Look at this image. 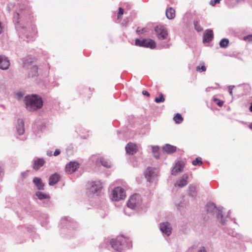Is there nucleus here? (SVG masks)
I'll return each mask as SVG.
<instances>
[{
  "instance_id": "nucleus-11",
  "label": "nucleus",
  "mask_w": 252,
  "mask_h": 252,
  "mask_svg": "<svg viewBox=\"0 0 252 252\" xmlns=\"http://www.w3.org/2000/svg\"><path fill=\"white\" fill-rule=\"evenodd\" d=\"M156 171L155 169L152 167L147 168L145 172V176L147 181L149 182H152L153 179L157 176Z\"/></svg>"
},
{
  "instance_id": "nucleus-10",
  "label": "nucleus",
  "mask_w": 252,
  "mask_h": 252,
  "mask_svg": "<svg viewBox=\"0 0 252 252\" xmlns=\"http://www.w3.org/2000/svg\"><path fill=\"white\" fill-rule=\"evenodd\" d=\"M160 230L162 233L166 236H169L171 233L172 228L168 222H162L160 224Z\"/></svg>"
},
{
  "instance_id": "nucleus-35",
  "label": "nucleus",
  "mask_w": 252,
  "mask_h": 252,
  "mask_svg": "<svg viewBox=\"0 0 252 252\" xmlns=\"http://www.w3.org/2000/svg\"><path fill=\"white\" fill-rule=\"evenodd\" d=\"M206 68L204 65H202L201 67H200L199 66H197L196 67V70L200 72L205 71H206Z\"/></svg>"
},
{
  "instance_id": "nucleus-46",
  "label": "nucleus",
  "mask_w": 252,
  "mask_h": 252,
  "mask_svg": "<svg viewBox=\"0 0 252 252\" xmlns=\"http://www.w3.org/2000/svg\"><path fill=\"white\" fill-rule=\"evenodd\" d=\"M142 94L144 95H146L147 96H150V94L149 93H148L147 91H142Z\"/></svg>"
},
{
  "instance_id": "nucleus-51",
  "label": "nucleus",
  "mask_w": 252,
  "mask_h": 252,
  "mask_svg": "<svg viewBox=\"0 0 252 252\" xmlns=\"http://www.w3.org/2000/svg\"><path fill=\"white\" fill-rule=\"evenodd\" d=\"M249 128L252 130V123L249 125Z\"/></svg>"
},
{
  "instance_id": "nucleus-23",
  "label": "nucleus",
  "mask_w": 252,
  "mask_h": 252,
  "mask_svg": "<svg viewBox=\"0 0 252 252\" xmlns=\"http://www.w3.org/2000/svg\"><path fill=\"white\" fill-rule=\"evenodd\" d=\"M163 150L168 154L173 153L176 150V147L170 144H166L163 147Z\"/></svg>"
},
{
  "instance_id": "nucleus-15",
  "label": "nucleus",
  "mask_w": 252,
  "mask_h": 252,
  "mask_svg": "<svg viewBox=\"0 0 252 252\" xmlns=\"http://www.w3.org/2000/svg\"><path fill=\"white\" fill-rule=\"evenodd\" d=\"M78 167L79 164L77 162L71 161L66 165L65 170L66 172L72 173L75 172Z\"/></svg>"
},
{
  "instance_id": "nucleus-20",
  "label": "nucleus",
  "mask_w": 252,
  "mask_h": 252,
  "mask_svg": "<svg viewBox=\"0 0 252 252\" xmlns=\"http://www.w3.org/2000/svg\"><path fill=\"white\" fill-rule=\"evenodd\" d=\"M60 176L57 173L52 174L49 179V184L50 186H53L58 182Z\"/></svg>"
},
{
  "instance_id": "nucleus-13",
  "label": "nucleus",
  "mask_w": 252,
  "mask_h": 252,
  "mask_svg": "<svg viewBox=\"0 0 252 252\" xmlns=\"http://www.w3.org/2000/svg\"><path fill=\"white\" fill-rule=\"evenodd\" d=\"M189 176L187 174H183L182 177L177 181L175 184V187L182 188L186 186L188 183Z\"/></svg>"
},
{
  "instance_id": "nucleus-37",
  "label": "nucleus",
  "mask_w": 252,
  "mask_h": 252,
  "mask_svg": "<svg viewBox=\"0 0 252 252\" xmlns=\"http://www.w3.org/2000/svg\"><path fill=\"white\" fill-rule=\"evenodd\" d=\"M221 0H212L210 2V4L214 6L216 3H218L220 2Z\"/></svg>"
},
{
  "instance_id": "nucleus-34",
  "label": "nucleus",
  "mask_w": 252,
  "mask_h": 252,
  "mask_svg": "<svg viewBox=\"0 0 252 252\" xmlns=\"http://www.w3.org/2000/svg\"><path fill=\"white\" fill-rule=\"evenodd\" d=\"M214 101L216 102L218 104V105L220 107L222 106L223 104V102L222 101H220V100L216 98H214Z\"/></svg>"
},
{
  "instance_id": "nucleus-1",
  "label": "nucleus",
  "mask_w": 252,
  "mask_h": 252,
  "mask_svg": "<svg viewBox=\"0 0 252 252\" xmlns=\"http://www.w3.org/2000/svg\"><path fill=\"white\" fill-rule=\"evenodd\" d=\"M110 244L112 248L119 252H121L126 248H130L132 247V242L130 239L123 236H118L116 239H111Z\"/></svg>"
},
{
  "instance_id": "nucleus-6",
  "label": "nucleus",
  "mask_w": 252,
  "mask_h": 252,
  "mask_svg": "<svg viewBox=\"0 0 252 252\" xmlns=\"http://www.w3.org/2000/svg\"><path fill=\"white\" fill-rule=\"evenodd\" d=\"M135 45L151 49H154L156 46L155 41L151 39H144L142 40L136 39L135 40Z\"/></svg>"
},
{
  "instance_id": "nucleus-45",
  "label": "nucleus",
  "mask_w": 252,
  "mask_h": 252,
  "mask_svg": "<svg viewBox=\"0 0 252 252\" xmlns=\"http://www.w3.org/2000/svg\"><path fill=\"white\" fill-rule=\"evenodd\" d=\"M68 217H65V218H63V219H62L61 221H62V222L63 223H64V222L65 221H69V223H70V222H70V220H68Z\"/></svg>"
},
{
  "instance_id": "nucleus-32",
  "label": "nucleus",
  "mask_w": 252,
  "mask_h": 252,
  "mask_svg": "<svg viewBox=\"0 0 252 252\" xmlns=\"http://www.w3.org/2000/svg\"><path fill=\"white\" fill-rule=\"evenodd\" d=\"M192 163L194 166H196L197 165H201L202 164V162L200 158H197L194 160L192 161Z\"/></svg>"
},
{
  "instance_id": "nucleus-14",
  "label": "nucleus",
  "mask_w": 252,
  "mask_h": 252,
  "mask_svg": "<svg viewBox=\"0 0 252 252\" xmlns=\"http://www.w3.org/2000/svg\"><path fill=\"white\" fill-rule=\"evenodd\" d=\"M10 66V62L8 58L5 56H0V69L6 70Z\"/></svg>"
},
{
  "instance_id": "nucleus-33",
  "label": "nucleus",
  "mask_w": 252,
  "mask_h": 252,
  "mask_svg": "<svg viewBox=\"0 0 252 252\" xmlns=\"http://www.w3.org/2000/svg\"><path fill=\"white\" fill-rule=\"evenodd\" d=\"M194 25L195 29L197 32H201L203 30L202 28L199 25V23L197 21H195L194 22Z\"/></svg>"
},
{
  "instance_id": "nucleus-19",
  "label": "nucleus",
  "mask_w": 252,
  "mask_h": 252,
  "mask_svg": "<svg viewBox=\"0 0 252 252\" xmlns=\"http://www.w3.org/2000/svg\"><path fill=\"white\" fill-rule=\"evenodd\" d=\"M33 183L38 190L44 189L45 185L40 178L34 177L33 179Z\"/></svg>"
},
{
  "instance_id": "nucleus-22",
  "label": "nucleus",
  "mask_w": 252,
  "mask_h": 252,
  "mask_svg": "<svg viewBox=\"0 0 252 252\" xmlns=\"http://www.w3.org/2000/svg\"><path fill=\"white\" fill-rule=\"evenodd\" d=\"M166 16L168 19L171 20L174 19L175 16V10L172 7L167 8Z\"/></svg>"
},
{
  "instance_id": "nucleus-2",
  "label": "nucleus",
  "mask_w": 252,
  "mask_h": 252,
  "mask_svg": "<svg viewBox=\"0 0 252 252\" xmlns=\"http://www.w3.org/2000/svg\"><path fill=\"white\" fill-rule=\"evenodd\" d=\"M25 100L26 108L30 111L40 109L43 105L41 97L36 94L26 96Z\"/></svg>"
},
{
  "instance_id": "nucleus-27",
  "label": "nucleus",
  "mask_w": 252,
  "mask_h": 252,
  "mask_svg": "<svg viewBox=\"0 0 252 252\" xmlns=\"http://www.w3.org/2000/svg\"><path fill=\"white\" fill-rule=\"evenodd\" d=\"M158 150L159 148L158 146H152V152L154 154V156L157 159L159 157Z\"/></svg>"
},
{
  "instance_id": "nucleus-16",
  "label": "nucleus",
  "mask_w": 252,
  "mask_h": 252,
  "mask_svg": "<svg viewBox=\"0 0 252 252\" xmlns=\"http://www.w3.org/2000/svg\"><path fill=\"white\" fill-rule=\"evenodd\" d=\"M126 151L127 154L133 155L137 151V147L136 144L128 143L126 146Z\"/></svg>"
},
{
  "instance_id": "nucleus-50",
  "label": "nucleus",
  "mask_w": 252,
  "mask_h": 252,
  "mask_svg": "<svg viewBox=\"0 0 252 252\" xmlns=\"http://www.w3.org/2000/svg\"><path fill=\"white\" fill-rule=\"evenodd\" d=\"M32 38H33V37H32V38H30L28 36H27V38H28L27 41H30V40H33Z\"/></svg>"
},
{
  "instance_id": "nucleus-38",
  "label": "nucleus",
  "mask_w": 252,
  "mask_h": 252,
  "mask_svg": "<svg viewBox=\"0 0 252 252\" xmlns=\"http://www.w3.org/2000/svg\"><path fill=\"white\" fill-rule=\"evenodd\" d=\"M17 96L19 98H21L24 96V93L22 92H19L16 94Z\"/></svg>"
},
{
  "instance_id": "nucleus-30",
  "label": "nucleus",
  "mask_w": 252,
  "mask_h": 252,
  "mask_svg": "<svg viewBox=\"0 0 252 252\" xmlns=\"http://www.w3.org/2000/svg\"><path fill=\"white\" fill-rule=\"evenodd\" d=\"M229 43V40L227 38L222 39L220 42V45L221 48H226Z\"/></svg>"
},
{
  "instance_id": "nucleus-49",
  "label": "nucleus",
  "mask_w": 252,
  "mask_h": 252,
  "mask_svg": "<svg viewBox=\"0 0 252 252\" xmlns=\"http://www.w3.org/2000/svg\"><path fill=\"white\" fill-rule=\"evenodd\" d=\"M32 30H33V34H34V35L36 34V33L37 32V31L35 30V29H33V28H32Z\"/></svg>"
},
{
  "instance_id": "nucleus-36",
  "label": "nucleus",
  "mask_w": 252,
  "mask_h": 252,
  "mask_svg": "<svg viewBox=\"0 0 252 252\" xmlns=\"http://www.w3.org/2000/svg\"><path fill=\"white\" fill-rule=\"evenodd\" d=\"M124 14V9L121 8V7H120L119 8V12H118V16H117V18L118 19H120L121 18V16Z\"/></svg>"
},
{
  "instance_id": "nucleus-31",
  "label": "nucleus",
  "mask_w": 252,
  "mask_h": 252,
  "mask_svg": "<svg viewBox=\"0 0 252 252\" xmlns=\"http://www.w3.org/2000/svg\"><path fill=\"white\" fill-rule=\"evenodd\" d=\"M155 101L157 103L164 102L165 101V98L163 97V94H160L158 97H156L155 98Z\"/></svg>"
},
{
  "instance_id": "nucleus-5",
  "label": "nucleus",
  "mask_w": 252,
  "mask_h": 252,
  "mask_svg": "<svg viewBox=\"0 0 252 252\" xmlns=\"http://www.w3.org/2000/svg\"><path fill=\"white\" fill-rule=\"evenodd\" d=\"M111 195L113 200L118 201L125 198L126 192L123 188L120 187H117L113 189Z\"/></svg>"
},
{
  "instance_id": "nucleus-52",
  "label": "nucleus",
  "mask_w": 252,
  "mask_h": 252,
  "mask_svg": "<svg viewBox=\"0 0 252 252\" xmlns=\"http://www.w3.org/2000/svg\"><path fill=\"white\" fill-rule=\"evenodd\" d=\"M73 225H76V223L75 222H71Z\"/></svg>"
},
{
  "instance_id": "nucleus-40",
  "label": "nucleus",
  "mask_w": 252,
  "mask_h": 252,
  "mask_svg": "<svg viewBox=\"0 0 252 252\" xmlns=\"http://www.w3.org/2000/svg\"><path fill=\"white\" fill-rule=\"evenodd\" d=\"M244 40H248L249 41H252V35H249L244 37Z\"/></svg>"
},
{
  "instance_id": "nucleus-9",
  "label": "nucleus",
  "mask_w": 252,
  "mask_h": 252,
  "mask_svg": "<svg viewBox=\"0 0 252 252\" xmlns=\"http://www.w3.org/2000/svg\"><path fill=\"white\" fill-rule=\"evenodd\" d=\"M101 183L99 181L92 182L90 183L89 191L93 194H98L102 189Z\"/></svg>"
},
{
  "instance_id": "nucleus-4",
  "label": "nucleus",
  "mask_w": 252,
  "mask_h": 252,
  "mask_svg": "<svg viewBox=\"0 0 252 252\" xmlns=\"http://www.w3.org/2000/svg\"><path fill=\"white\" fill-rule=\"evenodd\" d=\"M142 199L141 196L138 194H134L131 195L127 202V207L134 210H138L141 207Z\"/></svg>"
},
{
  "instance_id": "nucleus-24",
  "label": "nucleus",
  "mask_w": 252,
  "mask_h": 252,
  "mask_svg": "<svg viewBox=\"0 0 252 252\" xmlns=\"http://www.w3.org/2000/svg\"><path fill=\"white\" fill-rule=\"evenodd\" d=\"M196 187L192 185H190L188 189V194L191 197H194L196 195Z\"/></svg>"
},
{
  "instance_id": "nucleus-12",
  "label": "nucleus",
  "mask_w": 252,
  "mask_h": 252,
  "mask_svg": "<svg viewBox=\"0 0 252 252\" xmlns=\"http://www.w3.org/2000/svg\"><path fill=\"white\" fill-rule=\"evenodd\" d=\"M185 166V164L183 161H178L173 169L171 171V174L173 175L176 176L180 173L183 170Z\"/></svg>"
},
{
  "instance_id": "nucleus-39",
  "label": "nucleus",
  "mask_w": 252,
  "mask_h": 252,
  "mask_svg": "<svg viewBox=\"0 0 252 252\" xmlns=\"http://www.w3.org/2000/svg\"><path fill=\"white\" fill-rule=\"evenodd\" d=\"M4 175V168L0 165V178L2 177Z\"/></svg>"
},
{
  "instance_id": "nucleus-21",
  "label": "nucleus",
  "mask_w": 252,
  "mask_h": 252,
  "mask_svg": "<svg viewBox=\"0 0 252 252\" xmlns=\"http://www.w3.org/2000/svg\"><path fill=\"white\" fill-rule=\"evenodd\" d=\"M45 163L43 158H39L34 160L33 168L35 170H38Z\"/></svg>"
},
{
  "instance_id": "nucleus-3",
  "label": "nucleus",
  "mask_w": 252,
  "mask_h": 252,
  "mask_svg": "<svg viewBox=\"0 0 252 252\" xmlns=\"http://www.w3.org/2000/svg\"><path fill=\"white\" fill-rule=\"evenodd\" d=\"M206 211L208 213H213L215 210L217 211V218L222 224H224L226 221V218L224 219L222 215L223 207L216 208L215 204L213 202H209L206 205Z\"/></svg>"
},
{
  "instance_id": "nucleus-44",
  "label": "nucleus",
  "mask_w": 252,
  "mask_h": 252,
  "mask_svg": "<svg viewBox=\"0 0 252 252\" xmlns=\"http://www.w3.org/2000/svg\"><path fill=\"white\" fill-rule=\"evenodd\" d=\"M198 252H207L206 250L204 247H202L200 248V249L198 250Z\"/></svg>"
},
{
  "instance_id": "nucleus-18",
  "label": "nucleus",
  "mask_w": 252,
  "mask_h": 252,
  "mask_svg": "<svg viewBox=\"0 0 252 252\" xmlns=\"http://www.w3.org/2000/svg\"><path fill=\"white\" fill-rule=\"evenodd\" d=\"M213 32L211 30H208L206 31L203 35V42L209 43L213 38Z\"/></svg>"
},
{
  "instance_id": "nucleus-41",
  "label": "nucleus",
  "mask_w": 252,
  "mask_h": 252,
  "mask_svg": "<svg viewBox=\"0 0 252 252\" xmlns=\"http://www.w3.org/2000/svg\"><path fill=\"white\" fill-rule=\"evenodd\" d=\"M235 87L234 86H229L228 87L229 93L231 95H233L232 89Z\"/></svg>"
},
{
  "instance_id": "nucleus-47",
  "label": "nucleus",
  "mask_w": 252,
  "mask_h": 252,
  "mask_svg": "<svg viewBox=\"0 0 252 252\" xmlns=\"http://www.w3.org/2000/svg\"><path fill=\"white\" fill-rule=\"evenodd\" d=\"M27 173L26 172H23L21 173V175L23 177L25 178L27 176Z\"/></svg>"
},
{
  "instance_id": "nucleus-25",
  "label": "nucleus",
  "mask_w": 252,
  "mask_h": 252,
  "mask_svg": "<svg viewBox=\"0 0 252 252\" xmlns=\"http://www.w3.org/2000/svg\"><path fill=\"white\" fill-rule=\"evenodd\" d=\"M35 195L40 200L47 199L48 201H49L50 196L46 193L38 191L35 193Z\"/></svg>"
},
{
  "instance_id": "nucleus-8",
  "label": "nucleus",
  "mask_w": 252,
  "mask_h": 252,
  "mask_svg": "<svg viewBox=\"0 0 252 252\" xmlns=\"http://www.w3.org/2000/svg\"><path fill=\"white\" fill-rule=\"evenodd\" d=\"M23 67L29 70L28 76L30 77L36 76L38 74V67L36 65L32 63H27L25 61L23 64Z\"/></svg>"
},
{
  "instance_id": "nucleus-28",
  "label": "nucleus",
  "mask_w": 252,
  "mask_h": 252,
  "mask_svg": "<svg viewBox=\"0 0 252 252\" xmlns=\"http://www.w3.org/2000/svg\"><path fill=\"white\" fill-rule=\"evenodd\" d=\"M100 162L101 164L105 167L109 168L111 167V162L108 160H107L104 158H102L100 159Z\"/></svg>"
},
{
  "instance_id": "nucleus-42",
  "label": "nucleus",
  "mask_w": 252,
  "mask_h": 252,
  "mask_svg": "<svg viewBox=\"0 0 252 252\" xmlns=\"http://www.w3.org/2000/svg\"><path fill=\"white\" fill-rule=\"evenodd\" d=\"M145 29L144 28L140 29L139 28H138L136 30V32L138 33H142L145 32Z\"/></svg>"
},
{
  "instance_id": "nucleus-7",
  "label": "nucleus",
  "mask_w": 252,
  "mask_h": 252,
  "mask_svg": "<svg viewBox=\"0 0 252 252\" xmlns=\"http://www.w3.org/2000/svg\"><path fill=\"white\" fill-rule=\"evenodd\" d=\"M157 37L160 40H164L167 38L168 34L167 29L163 26H158L155 29Z\"/></svg>"
},
{
  "instance_id": "nucleus-17",
  "label": "nucleus",
  "mask_w": 252,
  "mask_h": 252,
  "mask_svg": "<svg viewBox=\"0 0 252 252\" xmlns=\"http://www.w3.org/2000/svg\"><path fill=\"white\" fill-rule=\"evenodd\" d=\"M17 132L19 135H23L25 132L24 123L23 120L18 119L16 125Z\"/></svg>"
},
{
  "instance_id": "nucleus-48",
  "label": "nucleus",
  "mask_w": 252,
  "mask_h": 252,
  "mask_svg": "<svg viewBox=\"0 0 252 252\" xmlns=\"http://www.w3.org/2000/svg\"><path fill=\"white\" fill-rule=\"evenodd\" d=\"M47 155L49 157L52 156L53 155L52 151H47Z\"/></svg>"
},
{
  "instance_id": "nucleus-29",
  "label": "nucleus",
  "mask_w": 252,
  "mask_h": 252,
  "mask_svg": "<svg viewBox=\"0 0 252 252\" xmlns=\"http://www.w3.org/2000/svg\"><path fill=\"white\" fill-rule=\"evenodd\" d=\"M174 120L176 123L180 124L183 122V119L181 114L177 113L174 116Z\"/></svg>"
},
{
  "instance_id": "nucleus-43",
  "label": "nucleus",
  "mask_w": 252,
  "mask_h": 252,
  "mask_svg": "<svg viewBox=\"0 0 252 252\" xmlns=\"http://www.w3.org/2000/svg\"><path fill=\"white\" fill-rule=\"evenodd\" d=\"M60 153H61V151L59 149H56L55 150V151L54 152L53 155L54 156H57L60 154Z\"/></svg>"
},
{
  "instance_id": "nucleus-26",
  "label": "nucleus",
  "mask_w": 252,
  "mask_h": 252,
  "mask_svg": "<svg viewBox=\"0 0 252 252\" xmlns=\"http://www.w3.org/2000/svg\"><path fill=\"white\" fill-rule=\"evenodd\" d=\"M22 10H23V8L20 7V10L19 11H16L14 16H13V21L15 24L18 25L19 24V21L18 19L19 17L22 14Z\"/></svg>"
}]
</instances>
